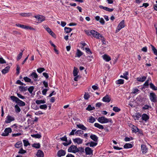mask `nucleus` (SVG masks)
<instances>
[{
    "instance_id": "f257e3e1",
    "label": "nucleus",
    "mask_w": 157,
    "mask_h": 157,
    "mask_svg": "<svg viewBox=\"0 0 157 157\" xmlns=\"http://www.w3.org/2000/svg\"><path fill=\"white\" fill-rule=\"evenodd\" d=\"M99 122L101 123H106L108 122L112 123V121L111 119H108L104 117H99L98 118Z\"/></svg>"
},
{
    "instance_id": "f03ea898",
    "label": "nucleus",
    "mask_w": 157,
    "mask_h": 157,
    "mask_svg": "<svg viewBox=\"0 0 157 157\" xmlns=\"http://www.w3.org/2000/svg\"><path fill=\"white\" fill-rule=\"evenodd\" d=\"M149 98L151 102H157V96L154 92H151L149 95Z\"/></svg>"
},
{
    "instance_id": "7ed1b4c3",
    "label": "nucleus",
    "mask_w": 157,
    "mask_h": 157,
    "mask_svg": "<svg viewBox=\"0 0 157 157\" xmlns=\"http://www.w3.org/2000/svg\"><path fill=\"white\" fill-rule=\"evenodd\" d=\"M68 151L69 152L76 153L78 152V148L75 145L71 146L68 149Z\"/></svg>"
},
{
    "instance_id": "20e7f679",
    "label": "nucleus",
    "mask_w": 157,
    "mask_h": 157,
    "mask_svg": "<svg viewBox=\"0 0 157 157\" xmlns=\"http://www.w3.org/2000/svg\"><path fill=\"white\" fill-rule=\"evenodd\" d=\"M124 24V20H122L120 23L117 27L116 31V33L118 32L121 29L124 27L125 26Z\"/></svg>"
},
{
    "instance_id": "39448f33",
    "label": "nucleus",
    "mask_w": 157,
    "mask_h": 157,
    "mask_svg": "<svg viewBox=\"0 0 157 157\" xmlns=\"http://www.w3.org/2000/svg\"><path fill=\"white\" fill-rule=\"evenodd\" d=\"M12 132V129L10 128H6L4 130V132L2 133L1 135L2 136H7L9 133Z\"/></svg>"
},
{
    "instance_id": "423d86ee",
    "label": "nucleus",
    "mask_w": 157,
    "mask_h": 157,
    "mask_svg": "<svg viewBox=\"0 0 157 157\" xmlns=\"http://www.w3.org/2000/svg\"><path fill=\"white\" fill-rule=\"evenodd\" d=\"M91 35L97 39H100V35H101L97 31L92 30L90 31Z\"/></svg>"
},
{
    "instance_id": "0eeeda50",
    "label": "nucleus",
    "mask_w": 157,
    "mask_h": 157,
    "mask_svg": "<svg viewBox=\"0 0 157 157\" xmlns=\"http://www.w3.org/2000/svg\"><path fill=\"white\" fill-rule=\"evenodd\" d=\"M14 120L13 117L9 115L6 117V119L5 121V122L6 123H9L12 121H14Z\"/></svg>"
},
{
    "instance_id": "6e6552de",
    "label": "nucleus",
    "mask_w": 157,
    "mask_h": 157,
    "mask_svg": "<svg viewBox=\"0 0 157 157\" xmlns=\"http://www.w3.org/2000/svg\"><path fill=\"white\" fill-rule=\"evenodd\" d=\"M86 154L90 155L92 154L93 150L89 147H86L85 149Z\"/></svg>"
},
{
    "instance_id": "1a4fd4ad",
    "label": "nucleus",
    "mask_w": 157,
    "mask_h": 157,
    "mask_svg": "<svg viewBox=\"0 0 157 157\" xmlns=\"http://www.w3.org/2000/svg\"><path fill=\"white\" fill-rule=\"evenodd\" d=\"M129 126L132 128V130L133 132H137L139 131L138 128L132 124H130L129 125Z\"/></svg>"
},
{
    "instance_id": "9d476101",
    "label": "nucleus",
    "mask_w": 157,
    "mask_h": 157,
    "mask_svg": "<svg viewBox=\"0 0 157 157\" xmlns=\"http://www.w3.org/2000/svg\"><path fill=\"white\" fill-rule=\"evenodd\" d=\"M44 27L46 30L53 37L54 35H55V34L52 31V30L47 25H45Z\"/></svg>"
},
{
    "instance_id": "9b49d317",
    "label": "nucleus",
    "mask_w": 157,
    "mask_h": 157,
    "mask_svg": "<svg viewBox=\"0 0 157 157\" xmlns=\"http://www.w3.org/2000/svg\"><path fill=\"white\" fill-rule=\"evenodd\" d=\"M34 17L36 18H37L40 22H41L45 20V17L43 16H35Z\"/></svg>"
},
{
    "instance_id": "f8f14e48",
    "label": "nucleus",
    "mask_w": 157,
    "mask_h": 157,
    "mask_svg": "<svg viewBox=\"0 0 157 157\" xmlns=\"http://www.w3.org/2000/svg\"><path fill=\"white\" fill-rule=\"evenodd\" d=\"M141 151L142 153L144 154L146 153L148 151V149L146 145H142L141 146Z\"/></svg>"
},
{
    "instance_id": "ddd939ff",
    "label": "nucleus",
    "mask_w": 157,
    "mask_h": 157,
    "mask_svg": "<svg viewBox=\"0 0 157 157\" xmlns=\"http://www.w3.org/2000/svg\"><path fill=\"white\" fill-rule=\"evenodd\" d=\"M65 151L63 150H61L58 151L57 156L59 157H61L65 155Z\"/></svg>"
},
{
    "instance_id": "4468645a",
    "label": "nucleus",
    "mask_w": 157,
    "mask_h": 157,
    "mask_svg": "<svg viewBox=\"0 0 157 157\" xmlns=\"http://www.w3.org/2000/svg\"><path fill=\"white\" fill-rule=\"evenodd\" d=\"M111 100L110 97L108 95H106L103 98L102 101H103L109 102Z\"/></svg>"
},
{
    "instance_id": "2eb2a0df",
    "label": "nucleus",
    "mask_w": 157,
    "mask_h": 157,
    "mask_svg": "<svg viewBox=\"0 0 157 157\" xmlns=\"http://www.w3.org/2000/svg\"><path fill=\"white\" fill-rule=\"evenodd\" d=\"M147 78V77L145 76H141L138 77L137 78V80L138 81L140 82H144Z\"/></svg>"
},
{
    "instance_id": "dca6fc26",
    "label": "nucleus",
    "mask_w": 157,
    "mask_h": 157,
    "mask_svg": "<svg viewBox=\"0 0 157 157\" xmlns=\"http://www.w3.org/2000/svg\"><path fill=\"white\" fill-rule=\"evenodd\" d=\"M36 155L37 157H44V154L42 151L38 150L36 154Z\"/></svg>"
},
{
    "instance_id": "f3484780",
    "label": "nucleus",
    "mask_w": 157,
    "mask_h": 157,
    "mask_svg": "<svg viewBox=\"0 0 157 157\" xmlns=\"http://www.w3.org/2000/svg\"><path fill=\"white\" fill-rule=\"evenodd\" d=\"M90 138L95 142H97L98 140V137L95 135L92 134L90 136Z\"/></svg>"
},
{
    "instance_id": "a211bd4d",
    "label": "nucleus",
    "mask_w": 157,
    "mask_h": 157,
    "mask_svg": "<svg viewBox=\"0 0 157 157\" xmlns=\"http://www.w3.org/2000/svg\"><path fill=\"white\" fill-rule=\"evenodd\" d=\"M74 142L75 143H76L78 144H81L82 143V140L79 138H76L73 140Z\"/></svg>"
},
{
    "instance_id": "6ab92c4d",
    "label": "nucleus",
    "mask_w": 157,
    "mask_h": 157,
    "mask_svg": "<svg viewBox=\"0 0 157 157\" xmlns=\"http://www.w3.org/2000/svg\"><path fill=\"white\" fill-rule=\"evenodd\" d=\"M102 57L103 59L107 62H109L111 59L110 57L106 54H105Z\"/></svg>"
},
{
    "instance_id": "aec40b11",
    "label": "nucleus",
    "mask_w": 157,
    "mask_h": 157,
    "mask_svg": "<svg viewBox=\"0 0 157 157\" xmlns=\"http://www.w3.org/2000/svg\"><path fill=\"white\" fill-rule=\"evenodd\" d=\"M149 116L146 114H143L142 117V119L143 120L147 121L149 119Z\"/></svg>"
},
{
    "instance_id": "412c9836",
    "label": "nucleus",
    "mask_w": 157,
    "mask_h": 157,
    "mask_svg": "<svg viewBox=\"0 0 157 157\" xmlns=\"http://www.w3.org/2000/svg\"><path fill=\"white\" fill-rule=\"evenodd\" d=\"M76 126L78 128L81 129L82 130H86V128L83 124H77Z\"/></svg>"
},
{
    "instance_id": "4be33fe9",
    "label": "nucleus",
    "mask_w": 157,
    "mask_h": 157,
    "mask_svg": "<svg viewBox=\"0 0 157 157\" xmlns=\"http://www.w3.org/2000/svg\"><path fill=\"white\" fill-rule=\"evenodd\" d=\"M10 68V67L9 66H7L5 69L2 70V73L4 74H6L9 71Z\"/></svg>"
},
{
    "instance_id": "5701e85b",
    "label": "nucleus",
    "mask_w": 157,
    "mask_h": 157,
    "mask_svg": "<svg viewBox=\"0 0 157 157\" xmlns=\"http://www.w3.org/2000/svg\"><path fill=\"white\" fill-rule=\"evenodd\" d=\"M10 98L13 101L17 103L19 99L18 98L13 96H11Z\"/></svg>"
},
{
    "instance_id": "b1692460",
    "label": "nucleus",
    "mask_w": 157,
    "mask_h": 157,
    "mask_svg": "<svg viewBox=\"0 0 157 157\" xmlns=\"http://www.w3.org/2000/svg\"><path fill=\"white\" fill-rule=\"evenodd\" d=\"M20 106H23L25 105V103L24 101L21 100L19 99L17 103Z\"/></svg>"
},
{
    "instance_id": "393cba45",
    "label": "nucleus",
    "mask_w": 157,
    "mask_h": 157,
    "mask_svg": "<svg viewBox=\"0 0 157 157\" xmlns=\"http://www.w3.org/2000/svg\"><path fill=\"white\" fill-rule=\"evenodd\" d=\"M94 126L95 127L100 129H103L104 128L102 125H101L98 123H95L94 124Z\"/></svg>"
},
{
    "instance_id": "a878e982",
    "label": "nucleus",
    "mask_w": 157,
    "mask_h": 157,
    "mask_svg": "<svg viewBox=\"0 0 157 157\" xmlns=\"http://www.w3.org/2000/svg\"><path fill=\"white\" fill-rule=\"evenodd\" d=\"M20 15L24 17H28L32 15L31 13H20Z\"/></svg>"
},
{
    "instance_id": "bb28decb",
    "label": "nucleus",
    "mask_w": 157,
    "mask_h": 157,
    "mask_svg": "<svg viewBox=\"0 0 157 157\" xmlns=\"http://www.w3.org/2000/svg\"><path fill=\"white\" fill-rule=\"evenodd\" d=\"M83 134V131L81 130H78L75 132V134L76 135H78L79 136H81Z\"/></svg>"
},
{
    "instance_id": "cd10ccee",
    "label": "nucleus",
    "mask_w": 157,
    "mask_h": 157,
    "mask_svg": "<svg viewBox=\"0 0 157 157\" xmlns=\"http://www.w3.org/2000/svg\"><path fill=\"white\" fill-rule=\"evenodd\" d=\"M151 47L152 50L154 54L157 56V49L152 45L151 44Z\"/></svg>"
},
{
    "instance_id": "c85d7f7f",
    "label": "nucleus",
    "mask_w": 157,
    "mask_h": 157,
    "mask_svg": "<svg viewBox=\"0 0 157 157\" xmlns=\"http://www.w3.org/2000/svg\"><path fill=\"white\" fill-rule=\"evenodd\" d=\"M78 73V68L75 67H74V70L73 71V74L74 76H76L77 75Z\"/></svg>"
},
{
    "instance_id": "c756f323",
    "label": "nucleus",
    "mask_w": 157,
    "mask_h": 157,
    "mask_svg": "<svg viewBox=\"0 0 157 157\" xmlns=\"http://www.w3.org/2000/svg\"><path fill=\"white\" fill-rule=\"evenodd\" d=\"M83 54V53L79 50L77 49V52L76 54V56L78 57H80Z\"/></svg>"
},
{
    "instance_id": "7c9ffc66",
    "label": "nucleus",
    "mask_w": 157,
    "mask_h": 157,
    "mask_svg": "<svg viewBox=\"0 0 157 157\" xmlns=\"http://www.w3.org/2000/svg\"><path fill=\"white\" fill-rule=\"evenodd\" d=\"M14 108L15 109V111L16 113H18L21 111V109L17 105H15Z\"/></svg>"
},
{
    "instance_id": "2f4dec72",
    "label": "nucleus",
    "mask_w": 157,
    "mask_h": 157,
    "mask_svg": "<svg viewBox=\"0 0 157 157\" xmlns=\"http://www.w3.org/2000/svg\"><path fill=\"white\" fill-rule=\"evenodd\" d=\"M19 89L21 91H25L27 90V86L24 87L23 86H19Z\"/></svg>"
},
{
    "instance_id": "473e14b6",
    "label": "nucleus",
    "mask_w": 157,
    "mask_h": 157,
    "mask_svg": "<svg viewBox=\"0 0 157 157\" xmlns=\"http://www.w3.org/2000/svg\"><path fill=\"white\" fill-rule=\"evenodd\" d=\"M132 146L131 144H126L124 146V148H131L132 147Z\"/></svg>"
},
{
    "instance_id": "72a5a7b5",
    "label": "nucleus",
    "mask_w": 157,
    "mask_h": 157,
    "mask_svg": "<svg viewBox=\"0 0 157 157\" xmlns=\"http://www.w3.org/2000/svg\"><path fill=\"white\" fill-rule=\"evenodd\" d=\"M22 144V143L21 141L17 142L15 144V147L17 148H19L20 147Z\"/></svg>"
},
{
    "instance_id": "f704fd0d",
    "label": "nucleus",
    "mask_w": 157,
    "mask_h": 157,
    "mask_svg": "<svg viewBox=\"0 0 157 157\" xmlns=\"http://www.w3.org/2000/svg\"><path fill=\"white\" fill-rule=\"evenodd\" d=\"M151 88L154 90H157V87L155 86L152 83H150L149 84Z\"/></svg>"
},
{
    "instance_id": "c9c22d12",
    "label": "nucleus",
    "mask_w": 157,
    "mask_h": 157,
    "mask_svg": "<svg viewBox=\"0 0 157 157\" xmlns=\"http://www.w3.org/2000/svg\"><path fill=\"white\" fill-rule=\"evenodd\" d=\"M46 102L44 100H37L36 101V103L37 104L44 103Z\"/></svg>"
},
{
    "instance_id": "e433bc0d",
    "label": "nucleus",
    "mask_w": 157,
    "mask_h": 157,
    "mask_svg": "<svg viewBox=\"0 0 157 157\" xmlns=\"http://www.w3.org/2000/svg\"><path fill=\"white\" fill-rule=\"evenodd\" d=\"M124 82V80L122 79H120L116 81V83L117 84H123Z\"/></svg>"
},
{
    "instance_id": "4c0bfd02",
    "label": "nucleus",
    "mask_w": 157,
    "mask_h": 157,
    "mask_svg": "<svg viewBox=\"0 0 157 157\" xmlns=\"http://www.w3.org/2000/svg\"><path fill=\"white\" fill-rule=\"evenodd\" d=\"M23 142L24 144V146L25 147H26L28 145H30L28 140H23Z\"/></svg>"
},
{
    "instance_id": "58836bf2",
    "label": "nucleus",
    "mask_w": 157,
    "mask_h": 157,
    "mask_svg": "<svg viewBox=\"0 0 157 157\" xmlns=\"http://www.w3.org/2000/svg\"><path fill=\"white\" fill-rule=\"evenodd\" d=\"M95 109L94 107H92L90 105H88V107L86 108V110L88 111H91Z\"/></svg>"
},
{
    "instance_id": "ea45409f",
    "label": "nucleus",
    "mask_w": 157,
    "mask_h": 157,
    "mask_svg": "<svg viewBox=\"0 0 157 157\" xmlns=\"http://www.w3.org/2000/svg\"><path fill=\"white\" fill-rule=\"evenodd\" d=\"M95 121V119L92 116L89 117V122L90 123H93Z\"/></svg>"
},
{
    "instance_id": "a19ab883",
    "label": "nucleus",
    "mask_w": 157,
    "mask_h": 157,
    "mask_svg": "<svg viewBox=\"0 0 157 157\" xmlns=\"http://www.w3.org/2000/svg\"><path fill=\"white\" fill-rule=\"evenodd\" d=\"M45 70V69L44 68L40 67L37 69V71L39 73H41Z\"/></svg>"
},
{
    "instance_id": "79ce46f5",
    "label": "nucleus",
    "mask_w": 157,
    "mask_h": 157,
    "mask_svg": "<svg viewBox=\"0 0 157 157\" xmlns=\"http://www.w3.org/2000/svg\"><path fill=\"white\" fill-rule=\"evenodd\" d=\"M64 30L66 33H69L72 31V29L70 28L65 27L64 28Z\"/></svg>"
},
{
    "instance_id": "37998d69",
    "label": "nucleus",
    "mask_w": 157,
    "mask_h": 157,
    "mask_svg": "<svg viewBox=\"0 0 157 157\" xmlns=\"http://www.w3.org/2000/svg\"><path fill=\"white\" fill-rule=\"evenodd\" d=\"M26 152V151L24 150L22 148H20L18 152L19 154H23Z\"/></svg>"
},
{
    "instance_id": "c03bdc74",
    "label": "nucleus",
    "mask_w": 157,
    "mask_h": 157,
    "mask_svg": "<svg viewBox=\"0 0 157 157\" xmlns=\"http://www.w3.org/2000/svg\"><path fill=\"white\" fill-rule=\"evenodd\" d=\"M97 144V143L96 142H94L91 141L90 143V146L91 147H93L94 146H96Z\"/></svg>"
},
{
    "instance_id": "a18cd8bd",
    "label": "nucleus",
    "mask_w": 157,
    "mask_h": 157,
    "mask_svg": "<svg viewBox=\"0 0 157 157\" xmlns=\"http://www.w3.org/2000/svg\"><path fill=\"white\" fill-rule=\"evenodd\" d=\"M31 136L36 138H40L41 137V135L39 134L32 135Z\"/></svg>"
},
{
    "instance_id": "49530a36",
    "label": "nucleus",
    "mask_w": 157,
    "mask_h": 157,
    "mask_svg": "<svg viewBox=\"0 0 157 157\" xmlns=\"http://www.w3.org/2000/svg\"><path fill=\"white\" fill-rule=\"evenodd\" d=\"M78 152L81 154H82V153L84 152V149L82 147H78Z\"/></svg>"
},
{
    "instance_id": "de8ad7c7",
    "label": "nucleus",
    "mask_w": 157,
    "mask_h": 157,
    "mask_svg": "<svg viewBox=\"0 0 157 157\" xmlns=\"http://www.w3.org/2000/svg\"><path fill=\"white\" fill-rule=\"evenodd\" d=\"M34 89V87L33 86H31L28 88V90L30 94H32Z\"/></svg>"
},
{
    "instance_id": "09e8293b",
    "label": "nucleus",
    "mask_w": 157,
    "mask_h": 157,
    "mask_svg": "<svg viewBox=\"0 0 157 157\" xmlns=\"http://www.w3.org/2000/svg\"><path fill=\"white\" fill-rule=\"evenodd\" d=\"M22 55V52H21L19 53L17 58V61L19 60L21 58Z\"/></svg>"
},
{
    "instance_id": "8fccbe9b",
    "label": "nucleus",
    "mask_w": 157,
    "mask_h": 157,
    "mask_svg": "<svg viewBox=\"0 0 157 157\" xmlns=\"http://www.w3.org/2000/svg\"><path fill=\"white\" fill-rule=\"evenodd\" d=\"M113 110L115 112H119L120 111L121 109L117 107H114L113 108Z\"/></svg>"
},
{
    "instance_id": "3c124183",
    "label": "nucleus",
    "mask_w": 157,
    "mask_h": 157,
    "mask_svg": "<svg viewBox=\"0 0 157 157\" xmlns=\"http://www.w3.org/2000/svg\"><path fill=\"white\" fill-rule=\"evenodd\" d=\"M31 76L33 77L34 78H38V75L36 73L33 72L30 75Z\"/></svg>"
},
{
    "instance_id": "603ef678",
    "label": "nucleus",
    "mask_w": 157,
    "mask_h": 157,
    "mask_svg": "<svg viewBox=\"0 0 157 157\" xmlns=\"http://www.w3.org/2000/svg\"><path fill=\"white\" fill-rule=\"evenodd\" d=\"M24 79L25 81V82H31V79L28 78L27 77H25L24 78Z\"/></svg>"
},
{
    "instance_id": "864d4df0",
    "label": "nucleus",
    "mask_w": 157,
    "mask_h": 157,
    "mask_svg": "<svg viewBox=\"0 0 157 157\" xmlns=\"http://www.w3.org/2000/svg\"><path fill=\"white\" fill-rule=\"evenodd\" d=\"M128 75V72L127 71H126L125 73H123L124 78L127 80L128 78L127 77V75Z\"/></svg>"
},
{
    "instance_id": "5fc2aeb1",
    "label": "nucleus",
    "mask_w": 157,
    "mask_h": 157,
    "mask_svg": "<svg viewBox=\"0 0 157 157\" xmlns=\"http://www.w3.org/2000/svg\"><path fill=\"white\" fill-rule=\"evenodd\" d=\"M47 106L46 104L41 105L40 106V108L42 109H45L47 108Z\"/></svg>"
},
{
    "instance_id": "6e6d98bb",
    "label": "nucleus",
    "mask_w": 157,
    "mask_h": 157,
    "mask_svg": "<svg viewBox=\"0 0 157 157\" xmlns=\"http://www.w3.org/2000/svg\"><path fill=\"white\" fill-rule=\"evenodd\" d=\"M33 147L36 148H39L40 147V144H33Z\"/></svg>"
},
{
    "instance_id": "4d7b16f0",
    "label": "nucleus",
    "mask_w": 157,
    "mask_h": 157,
    "mask_svg": "<svg viewBox=\"0 0 157 157\" xmlns=\"http://www.w3.org/2000/svg\"><path fill=\"white\" fill-rule=\"evenodd\" d=\"M90 95L88 93H85L84 95V98L85 99L87 100L88 99L90 98Z\"/></svg>"
},
{
    "instance_id": "13d9d810",
    "label": "nucleus",
    "mask_w": 157,
    "mask_h": 157,
    "mask_svg": "<svg viewBox=\"0 0 157 157\" xmlns=\"http://www.w3.org/2000/svg\"><path fill=\"white\" fill-rule=\"evenodd\" d=\"M105 10L109 11V12H112L113 10V8H109L107 7H105Z\"/></svg>"
},
{
    "instance_id": "bf43d9fd",
    "label": "nucleus",
    "mask_w": 157,
    "mask_h": 157,
    "mask_svg": "<svg viewBox=\"0 0 157 157\" xmlns=\"http://www.w3.org/2000/svg\"><path fill=\"white\" fill-rule=\"evenodd\" d=\"M16 83L17 84H19V85H25V84H24V83H23V82H21L20 80H17L16 82Z\"/></svg>"
},
{
    "instance_id": "052dcab7",
    "label": "nucleus",
    "mask_w": 157,
    "mask_h": 157,
    "mask_svg": "<svg viewBox=\"0 0 157 157\" xmlns=\"http://www.w3.org/2000/svg\"><path fill=\"white\" fill-rule=\"evenodd\" d=\"M100 37L101 38V40L103 44H105V40L103 36L101 35H100Z\"/></svg>"
},
{
    "instance_id": "680f3d73",
    "label": "nucleus",
    "mask_w": 157,
    "mask_h": 157,
    "mask_svg": "<svg viewBox=\"0 0 157 157\" xmlns=\"http://www.w3.org/2000/svg\"><path fill=\"white\" fill-rule=\"evenodd\" d=\"M0 63L2 64L6 63V62L2 57L0 58Z\"/></svg>"
},
{
    "instance_id": "e2e57ef3",
    "label": "nucleus",
    "mask_w": 157,
    "mask_h": 157,
    "mask_svg": "<svg viewBox=\"0 0 157 157\" xmlns=\"http://www.w3.org/2000/svg\"><path fill=\"white\" fill-rule=\"evenodd\" d=\"M17 96L19 98H20L21 99H24L25 98V97L24 96L22 95H21L19 93H17Z\"/></svg>"
},
{
    "instance_id": "0e129e2a",
    "label": "nucleus",
    "mask_w": 157,
    "mask_h": 157,
    "mask_svg": "<svg viewBox=\"0 0 157 157\" xmlns=\"http://www.w3.org/2000/svg\"><path fill=\"white\" fill-rule=\"evenodd\" d=\"M139 91V90H138V89L136 88L133 89L132 93L133 94H136Z\"/></svg>"
},
{
    "instance_id": "69168bd1",
    "label": "nucleus",
    "mask_w": 157,
    "mask_h": 157,
    "mask_svg": "<svg viewBox=\"0 0 157 157\" xmlns=\"http://www.w3.org/2000/svg\"><path fill=\"white\" fill-rule=\"evenodd\" d=\"M85 50H86V52L88 54H92V52L90 51L89 48H86Z\"/></svg>"
},
{
    "instance_id": "338daca9",
    "label": "nucleus",
    "mask_w": 157,
    "mask_h": 157,
    "mask_svg": "<svg viewBox=\"0 0 157 157\" xmlns=\"http://www.w3.org/2000/svg\"><path fill=\"white\" fill-rule=\"evenodd\" d=\"M60 139L61 140H62V141H67V137H66V136H65L63 137L60 138Z\"/></svg>"
},
{
    "instance_id": "774afa93",
    "label": "nucleus",
    "mask_w": 157,
    "mask_h": 157,
    "mask_svg": "<svg viewBox=\"0 0 157 157\" xmlns=\"http://www.w3.org/2000/svg\"><path fill=\"white\" fill-rule=\"evenodd\" d=\"M99 22L102 25H104L105 23V22L104 19L102 18H100Z\"/></svg>"
}]
</instances>
